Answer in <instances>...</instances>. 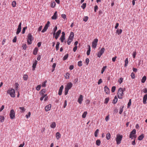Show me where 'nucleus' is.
<instances>
[{
    "label": "nucleus",
    "mask_w": 147,
    "mask_h": 147,
    "mask_svg": "<svg viewBox=\"0 0 147 147\" xmlns=\"http://www.w3.org/2000/svg\"><path fill=\"white\" fill-rule=\"evenodd\" d=\"M74 36V33L73 32H71L67 40V44L68 45H70L71 42L73 41Z\"/></svg>",
    "instance_id": "f257e3e1"
},
{
    "label": "nucleus",
    "mask_w": 147,
    "mask_h": 147,
    "mask_svg": "<svg viewBox=\"0 0 147 147\" xmlns=\"http://www.w3.org/2000/svg\"><path fill=\"white\" fill-rule=\"evenodd\" d=\"M122 138L123 136L122 135H120L119 134L117 135L115 139L117 144L119 145L121 143Z\"/></svg>",
    "instance_id": "f03ea898"
},
{
    "label": "nucleus",
    "mask_w": 147,
    "mask_h": 147,
    "mask_svg": "<svg viewBox=\"0 0 147 147\" xmlns=\"http://www.w3.org/2000/svg\"><path fill=\"white\" fill-rule=\"evenodd\" d=\"M123 90L121 88H119V89L118 92L117 93V96L118 98L121 99L122 98L123 96Z\"/></svg>",
    "instance_id": "7ed1b4c3"
},
{
    "label": "nucleus",
    "mask_w": 147,
    "mask_h": 147,
    "mask_svg": "<svg viewBox=\"0 0 147 147\" xmlns=\"http://www.w3.org/2000/svg\"><path fill=\"white\" fill-rule=\"evenodd\" d=\"M136 134V130L135 129L133 130L131 132L130 134L129 137L131 139H133V138H136V136L135 134Z\"/></svg>",
    "instance_id": "20e7f679"
},
{
    "label": "nucleus",
    "mask_w": 147,
    "mask_h": 147,
    "mask_svg": "<svg viewBox=\"0 0 147 147\" xmlns=\"http://www.w3.org/2000/svg\"><path fill=\"white\" fill-rule=\"evenodd\" d=\"M33 40L32 38V36L30 33L28 34V39L27 40V42L29 45H30L32 44V41Z\"/></svg>",
    "instance_id": "39448f33"
},
{
    "label": "nucleus",
    "mask_w": 147,
    "mask_h": 147,
    "mask_svg": "<svg viewBox=\"0 0 147 147\" xmlns=\"http://www.w3.org/2000/svg\"><path fill=\"white\" fill-rule=\"evenodd\" d=\"M7 92L10 95L11 97H15V90L14 89H12L11 90H8L7 91Z\"/></svg>",
    "instance_id": "423d86ee"
},
{
    "label": "nucleus",
    "mask_w": 147,
    "mask_h": 147,
    "mask_svg": "<svg viewBox=\"0 0 147 147\" xmlns=\"http://www.w3.org/2000/svg\"><path fill=\"white\" fill-rule=\"evenodd\" d=\"M50 23V22L48 21L47 24L45 25L43 29L42 30L41 32H44L46 31L48 29V27L49 26V24Z\"/></svg>",
    "instance_id": "0eeeda50"
},
{
    "label": "nucleus",
    "mask_w": 147,
    "mask_h": 147,
    "mask_svg": "<svg viewBox=\"0 0 147 147\" xmlns=\"http://www.w3.org/2000/svg\"><path fill=\"white\" fill-rule=\"evenodd\" d=\"M9 115L11 119H14L15 118V113L13 109L11 110Z\"/></svg>",
    "instance_id": "6e6552de"
},
{
    "label": "nucleus",
    "mask_w": 147,
    "mask_h": 147,
    "mask_svg": "<svg viewBox=\"0 0 147 147\" xmlns=\"http://www.w3.org/2000/svg\"><path fill=\"white\" fill-rule=\"evenodd\" d=\"M105 50V49L104 48H102L98 52V53L97 55V56L99 57H100L104 53Z\"/></svg>",
    "instance_id": "1a4fd4ad"
},
{
    "label": "nucleus",
    "mask_w": 147,
    "mask_h": 147,
    "mask_svg": "<svg viewBox=\"0 0 147 147\" xmlns=\"http://www.w3.org/2000/svg\"><path fill=\"white\" fill-rule=\"evenodd\" d=\"M98 41V39L97 38H95L94 39L92 42V47L93 48H95L96 47L97 45V44Z\"/></svg>",
    "instance_id": "9d476101"
},
{
    "label": "nucleus",
    "mask_w": 147,
    "mask_h": 147,
    "mask_svg": "<svg viewBox=\"0 0 147 147\" xmlns=\"http://www.w3.org/2000/svg\"><path fill=\"white\" fill-rule=\"evenodd\" d=\"M21 22H20L19 25L18 26V27L17 29V31L16 32V34H19V33L20 32L21 30Z\"/></svg>",
    "instance_id": "9b49d317"
},
{
    "label": "nucleus",
    "mask_w": 147,
    "mask_h": 147,
    "mask_svg": "<svg viewBox=\"0 0 147 147\" xmlns=\"http://www.w3.org/2000/svg\"><path fill=\"white\" fill-rule=\"evenodd\" d=\"M83 97L82 95H80V97L78 99V102L81 104L82 103V102L83 100Z\"/></svg>",
    "instance_id": "f8f14e48"
},
{
    "label": "nucleus",
    "mask_w": 147,
    "mask_h": 147,
    "mask_svg": "<svg viewBox=\"0 0 147 147\" xmlns=\"http://www.w3.org/2000/svg\"><path fill=\"white\" fill-rule=\"evenodd\" d=\"M51 104H49V105L46 106L45 107V110L46 111H49L51 109Z\"/></svg>",
    "instance_id": "ddd939ff"
},
{
    "label": "nucleus",
    "mask_w": 147,
    "mask_h": 147,
    "mask_svg": "<svg viewBox=\"0 0 147 147\" xmlns=\"http://www.w3.org/2000/svg\"><path fill=\"white\" fill-rule=\"evenodd\" d=\"M61 30H59L56 32L55 36V38L56 39H57L58 38L60 34L61 33Z\"/></svg>",
    "instance_id": "4468645a"
},
{
    "label": "nucleus",
    "mask_w": 147,
    "mask_h": 147,
    "mask_svg": "<svg viewBox=\"0 0 147 147\" xmlns=\"http://www.w3.org/2000/svg\"><path fill=\"white\" fill-rule=\"evenodd\" d=\"M63 88V85H61V86L60 87L59 91L58 94L59 95H61Z\"/></svg>",
    "instance_id": "2eb2a0df"
},
{
    "label": "nucleus",
    "mask_w": 147,
    "mask_h": 147,
    "mask_svg": "<svg viewBox=\"0 0 147 147\" xmlns=\"http://www.w3.org/2000/svg\"><path fill=\"white\" fill-rule=\"evenodd\" d=\"M72 83L71 82H69L67 84L65 88L69 90L72 87Z\"/></svg>",
    "instance_id": "dca6fc26"
},
{
    "label": "nucleus",
    "mask_w": 147,
    "mask_h": 147,
    "mask_svg": "<svg viewBox=\"0 0 147 147\" xmlns=\"http://www.w3.org/2000/svg\"><path fill=\"white\" fill-rule=\"evenodd\" d=\"M105 91V92L107 94H109L110 93V91L109 88L108 87L105 86L104 87Z\"/></svg>",
    "instance_id": "f3484780"
},
{
    "label": "nucleus",
    "mask_w": 147,
    "mask_h": 147,
    "mask_svg": "<svg viewBox=\"0 0 147 147\" xmlns=\"http://www.w3.org/2000/svg\"><path fill=\"white\" fill-rule=\"evenodd\" d=\"M147 99V94H145L143 98V103L144 104L146 103V100Z\"/></svg>",
    "instance_id": "a211bd4d"
},
{
    "label": "nucleus",
    "mask_w": 147,
    "mask_h": 147,
    "mask_svg": "<svg viewBox=\"0 0 147 147\" xmlns=\"http://www.w3.org/2000/svg\"><path fill=\"white\" fill-rule=\"evenodd\" d=\"M37 61L35 60L34 62L33 63L32 65V68H33V70H34L36 67V65L37 63Z\"/></svg>",
    "instance_id": "6ab92c4d"
},
{
    "label": "nucleus",
    "mask_w": 147,
    "mask_h": 147,
    "mask_svg": "<svg viewBox=\"0 0 147 147\" xmlns=\"http://www.w3.org/2000/svg\"><path fill=\"white\" fill-rule=\"evenodd\" d=\"M57 11H55L52 17L51 18L52 19L56 20L57 18Z\"/></svg>",
    "instance_id": "aec40b11"
},
{
    "label": "nucleus",
    "mask_w": 147,
    "mask_h": 147,
    "mask_svg": "<svg viewBox=\"0 0 147 147\" xmlns=\"http://www.w3.org/2000/svg\"><path fill=\"white\" fill-rule=\"evenodd\" d=\"M144 137V134H142L138 137V139L139 140H141L143 139Z\"/></svg>",
    "instance_id": "412c9836"
},
{
    "label": "nucleus",
    "mask_w": 147,
    "mask_h": 147,
    "mask_svg": "<svg viewBox=\"0 0 147 147\" xmlns=\"http://www.w3.org/2000/svg\"><path fill=\"white\" fill-rule=\"evenodd\" d=\"M38 51V49L37 47H35L33 51V54L34 55H36L37 54Z\"/></svg>",
    "instance_id": "4be33fe9"
},
{
    "label": "nucleus",
    "mask_w": 147,
    "mask_h": 147,
    "mask_svg": "<svg viewBox=\"0 0 147 147\" xmlns=\"http://www.w3.org/2000/svg\"><path fill=\"white\" fill-rule=\"evenodd\" d=\"M56 137L57 140H59L61 137V135L59 132H57L56 134Z\"/></svg>",
    "instance_id": "5701e85b"
},
{
    "label": "nucleus",
    "mask_w": 147,
    "mask_h": 147,
    "mask_svg": "<svg viewBox=\"0 0 147 147\" xmlns=\"http://www.w3.org/2000/svg\"><path fill=\"white\" fill-rule=\"evenodd\" d=\"M146 79V76H144L141 80V82L142 83L145 82Z\"/></svg>",
    "instance_id": "b1692460"
},
{
    "label": "nucleus",
    "mask_w": 147,
    "mask_h": 147,
    "mask_svg": "<svg viewBox=\"0 0 147 147\" xmlns=\"http://www.w3.org/2000/svg\"><path fill=\"white\" fill-rule=\"evenodd\" d=\"M118 99L116 96L115 97L114 99L113 100V103L114 104H115L116 103Z\"/></svg>",
    "instance_id": "393cba45"
},
{
    "label": "nucleus",
    "mask_w": 147,
    "mask_h": 147,
    "mask_svg": "<svg viewBox=\"0 0 147 147\" xmlns=\"http://www.w3.org/2000/svg\"><path fill=\"white\" fill-rule=\"evenodd\" d=\"M46 92V90L45 89H42L40 91V95H43Z\"/></svg>",
    "instance_id": "a878e982"
},
{
    "label": "nucleus",
    "mask_w": 147,
    "mask_h": 147,
    "mask_svg": "<svg viewBox=\"0 0 147 147\" xmlns=\"http://www.w3.org/2000/svg\"><path fill=\"white\" fill-rule=\"evenodd\" d=\"M50 127L51 128H54L56 127V123L55 122H53L50 125Z\"/></svg>",
    "instance_id": "bb28decb"
},
{
    "label": "nucleus",
    "mask_w": 147,
    "mask_h": 147,
    "mask_svg": "<svg viewBox=\"0 0 147 147\" xmlns=\"http://www.w3.org/2000/svg\"><path fill=\"white\" fill-rule=\"evenodd\" d=\"M111 138V134L109 133L107 134H106V138L107 140H109Z\"/></svg>",
    "instance_id": "cd10ccee"
},
{
    "label": "nucleus",
    "mask_w": 147,
    "mask_h": 147,
    "mask_svg": "<svg viewBox=\"0 0 147 147\" xmlns=\"http://www.w3.org/2000/svg\"><path fill=\"white\" fill-rule=\"evenodd\" d=\"M88 50L87 51V55H89L90 54V45H88Z\"/></svg>",
    "instance_id": "c85d7f7f"
},
{
    "label": "nucleus",
    "mask_w": 147,
    "mask_h": 147,
    "mask_svg": "<svg viewBox=\"0 0 147 147\" xmlns=\"http://www.w3.org/2000/svg\"><path fill=\"white\" fill-rule=\"evenodd\" d=\"M96 144L98 146H99L100 144V141L99 140H97L96 141Z\"/></svg>",
    "instance_id": "c756f323"
},
{
    "label": "nucleus",
    "mask_w": 147,
    "mask_h": 147,
    "mask_svg": "<svg viewBox=\"0 0 147 147\" xmlns=\"http://www.w3.org/2000/svg\"><path fill=\"white\" fill-rule=\"evenodd\" d=\"M5 118L4 116H0V121L3 122L4 121Z\"/></svg>",
    "instance_id": "7c9ffc66"
},
{
    "label": "nucleus",
    "mask_w": 147,
    "mask_h": 147,
    "mask_svg": "<svg viewBox=\"0 0 147 147\" xmlns=\"http://www.w3.org/2000/svg\"><path fill=\"white\" fill-rule=\"evenodd\" d=\"M87 114V112L86 111H85L84 112V113L82 114V117L83 118H85L86 116V115Z\"/></svg>",
    "instance_id": "2f4dec72"
},
{
    "label": "nucleus",
    "mask_w": 147,
    "mask_h": 147,
    "mask_svg": "<svg viewBox=\"0 0 147 147\" xmlns=\"http://www.w3.org/2000/svg\"><path fill=\"white\" fill-rule=\"evenodd\" d=\"M60 45L59 42H57L56 46V49L57 51H58L59 49V46Z\"/></svg>",
    "instance_id": "473e14b6"
},
{
    "label": "nucleus",
    "mask_w": 147,
    "mask_h": 147,
    "mask_svg": "<svg viewBox=\"0 0 147 147\" xmlns=\"http://www.w3.org/2000/svg\"><path fill=\"white\" fill-rule=\"evenodd\" d=\"M65 39V36H61V37L60 38V40L61 42H63Z\"/></svg>",
    "instance_id": "72a5a7b5"
},
{
    "label": "nucleus",
    "mask_w": 147,
    "mask_h": 147,
    "mask_svg": "<svg viewBox=\"0 0 147 147\" xmlns=\"http://www.w3.org/2000/svg\"><path fill=\"white\" fill-rule=\"evenodd\" d=\"M122 32V29H117L116 31V32L117 34L118 35H119Z\"/></svg>",
    "instance_id": "f704fd0d"
},
{
    "label": "nucleus",
    "mask_w": 147,
    "mask_h": 147,
    "mask_svg": "<svg viewBox=\"0 0 147 147\" xmlns=\"http://www.w3.org/2000/svg\"><path fill=\"white\" fill-rule=\"evenodd\" d=\"M124 106H122V107H121L119 109V113L121 114L123 111V108Z\"/></svg>",
    "instance_id": "c9c22d12"
},
{
    "label": "nucleus",
    "mask_w": 147,
    "mask_h": 147,
    "mask_svg": "<svg viewBox=\"0 0 147 147\" xmlns=\"http://www.w3.org/2000/svg\"><path fill=\"white\" fill-rule=\"evenodd\" d=\"M57 27L56 26L53 29L54 32L53 33V35L54 36L55 34V32L56 31V30H57Z\"/></svg>",
    "instance_id": "e433bc0d"
},
{
    "label": "nucleus",
    "mask_w": 147,
    "mask_h": 147,
    "mask_svg": "<svg viewBox=\"0 0 147 147\" xmlns=\"http://www.w3.org/2000/svg\"><path fill=\"white\" fill-rule=\"evenodd\" d=\"M56 4V3L54 1L52 2L51 4V7L54 8L55 7Z\"/></svg>",
    "instance_id": "4c0bfd02"
},
{
    "label": "nucleus",
    "mask_w": 147,
    "mask_h": 147,
    "mask_svg": "<svg viewBox=\"0 0 147 147\" xmlns=\"http://www.w3.org/2000/svg\"><path fill=\"white\" fill-rule=\"evenodd\" d=\"M107 67L106 66H104L102 69L101 73L103 74L105 70L106 69Z\"/></svg>",
    "instance_id": "58836bf2"
},
{
    "label": "nucleus",
    "mask_w": 147,
    "mask_h": 147,
    "mask_svg": "<svg viewBox=\"0 0 147 147\" xmlns=\"http://www.w3.org/2000/svg\"><path fill=\"white\" fill-rule=\"evenodd\" d=\"M69 55L68 54H67L65 55L63 57V60H65L67 59V58L68 57Z\"/></svg>",
    "instance_id": "ea45409f"
},
{
    "label": "nucleus",
    "mask_w": 147,
    "mask_h": 147,
    "mask_svg": "<svg viewBox=\"0 0 147 147\" xmlns=\"http://www.w3.org/2000/svg\"><path fill=\"white\" fill-rule=\"evenodd\" d=\"M28 78V76L26 74H24V76L23 78L24 80H27Z\"/></svg>",
    "instance_id": "a19ab883"
},
{
    "label": "nucleus",
    "mask_w": 147,
    "mask_h": 147,
    "mask_svg": "<svg viewBox=\"0 0 147 147\" xmlns=\"http://www.w3.org/2000/svg\"><path fill=\"white\" fill-rule=\"evenodd\" d=\"M99 129H97L94 132V136L96 137H97L98 136L97 134L98 133Z\"/></svg>",
    "instance_id": "79ce46f5"
},
{
    "label": "nucleus",
    "mask_w": 147,
    "mask_h": 147,
    "mask_svg": "<svg viewBox=\"0 0 147 147\" xmlns=\"http://www.w3.org/2000/svg\"><path fill=\"white\" fill-rule=\"evenodd\" d=\"M125 62V67L127 66V64L128 63V59L127 58L126 59Z\"/></svg>",
    "instance_id": "37998d69"
},
{
    "label": "nucleus",
    "mask_w": 147,
    "mask_h": 147,
    "mask_svg": "<svg viewBox=\"0 0 147 147\" xmlns=\"http://www.w3.org/2000/svg\"><path fill=\"white\" fill-rule=\"evenodd\" d=\"M131 78L132 79H134L135 78V74L133 72H132L131 73Z\"/></svg>",
    "instance_id": "c03bdc74"
},
{
    "label": "nucleus",
    "mask_w": 147,
    "mask_h": 147,
    "mask_svg": "<svg viewBox=\"0 0 147 147\" xmlns=\"http://www.w3.org/2000/svg\"><path fill=\"white\" fill-rule=\"evenodd\" d=\"M22 47L23 49L24 50H26L27 48L26 44H23Z\"/></svg>",
    "instance_id": "a18cd8bd"
},
{
    "label": "nucleus",
    "mask_w": 147,
    "mask_h": 147,
    "mask_svg": "<svg viewBox=\"0 0 147 147\" xmlns=\"http://www.w3.org/2000/svg\"><path fill=\"white\" fill-rule=\"evenodd\" d=\"M65 95H66L68 93V92L69 90L68 89H67V88H65Z\"/></svg>",
    "instance_id": "49530a36"
},
{
    "label": "nucleus",
    "mask_w": 147,
    "mask_h": 147,
    "mask_svg": "<svg viewBox=\"0 0 147 147\" xmlns=\"http://www.w3.org/2000/svg\"><path fill=\"white\" fill-rule=\"evenodd\" d=\"M56 64L55 63H54L52 65V67L53 68V69H52V72H53V71L55 70V68L56 67Z\"/></svg>",
    "instance_id": "de8ad7c7"
},
{
    "label": "nucleus",
    "mask_w": 147,
    "mask_h": 147,
    "mask_svg": "<svg viewBox=\"0 0 147 147\" xmlns=\"http://www.w3.org/2000/svg\"><path fill=\"white\" fill-rule=\"evenodd\" d=\"M16 2L15 1H13L12 3V6L13 7H15L16 6Z\"/></svg>",
    "instance_id": "09e8293b"
},
{
    "label": "nucleus",
    "mask_w": 147,
    "mask_h": 147,
    "mask_svg": "<svg viewBox=\"0 0 147 147\" xmlns=\"http://www.w3.org/2000/svg\"><path fill=\"white\" fill-rule=\"evenodd\" d=\"M82 61H78V65L79 67L81 66L82 65Z\"/></svg>",
    "instance_id": "8fccbe9b"
},
{
    "label": "nucleus",
    "mask_w": 147,
    "mask_h": 147,
    "mask_svg": "<svg viewBox=\"0 0 147 147\" xmlns=\"http://www.w3.org/2000/svg\"><path fill=\"white\" fill-rule=\"evenodd\" d=\"M41 88V85H39L37 86L36 88V89L37 90H40Z\"/></svg>",
    "instance_id": "3c124183"
},
{
    "label": "nucleus",
    "mask_w": 147,
    "mask_h": 147,
    "mask_svg": "<svg viewBox=\"0 0 147 147\" xmlns=\"http://www.w3.org/2000/svg\"><path fill=\"white\" fill-rule=\"evenodd\" d=\"M47 82V80H45L43 82L42 84V86L43 87H45L46 86V83Z\"/></svg>",
    "instance_id": "603ef678"
},
{
    "label": "nucleus",
    "mask_w": 147,
    "mask_h": 147,
    "mask_svg": "<svg viewBox=\"0 0 147 147\" xmlns=\"http://www.w3.org/2000/svg\"><path fill=\"white\" fill-rule=\"evenodd\" d=\"M19 109L22 111V112H24L25 111V109L24 108V107H20Z\"/></svg>",
    "instance_id": "864d4df0"
},
{
    "label": "nucleus",
    "mask_w": 147,
    "mask_h": 147,
    "mask_svg": "<svg viewBox=\"0 0 147 147\" xmlns=\"http://www.w3.org/2000/svg\"><path fill=\"white\" fill-rule=\"evenodd\" d=\"M109 100V99L108 98H106L105 100V104H107L108 102V101Z\"/></svg>",
    "instance_id": "5fc2aeb1"
},
{
    "label": "nucleus",
    "mask_w": 147,
    "mask_h": 147,
    "mask_svg": "<svg viewBox=\"0 0 147 147\" xmlns=\"http://www.w3.org/2000/svg\"><path fill=\"white\" fill-rule=\"evenodd\" d=\"M86 6V3H83L82 4V5L81 6V7H82L83 9H84Z\"/></svg>",
    "instance_id": "6e6d98bb"
},
{
    "label": "nucleus",
    "mask_w": 147,
    "mask_h": 147,
    "mask_svg": "<svg viewBox=\"0 0 147 147\" xmlns=\"http://www.w3.org/2000/svg\"><path fill=\"white\" fill-rule=\"evenodd\" d=\"M123 79L122 78H120L119 79V80H118L119 82V83L120 84H121L123 81Z\"/></svg>",
    "instance_id": "4d7b16f0"
},
{
    "label": "nucleus",
    "mask_w": 147,
    "mask_h": 147,
    "mask_svg": "<svg viewBox=\"0 0 147 147\" xmlns=\"http://www.w3.org/2000/svg\"><path fill=\"white\" fill-rule=\"evenodd\" d=\"M88 16H85L83 19V21L86 22L88 20Z\"/></svg>",
    "instance_id": "13d9d810"
},
{
    "label": "nucleus",
    "mask_w": 147,
    "mask_h": 147,
    "mask_svg": "<svg viewBox=\"0 0 147 147\" xmlns=\"http://www.w3.org/2000/svg\"><path fill=\"white\" fill-rule=\"evenodd\" d=\"M116 87L115 86H113L112 87L111 89V91L112 92H114L115 90Z\"/></svg>",
    "instance_id": "bf43d9fd"
},
{
    "label": "nucleus",
    "mask_w": 147,
    "mask_h": 147,
    "mask_svg": "<svg viewBox=\"0 0 147 147\" xmlns=\"http://www.w3.org/2000/svg\"><path fill=\"white\" fill-rule=\"evenodd\" d=\"M131 99H129V102L127 104V107L128 108L131 105Z\"/></svg>",
    "instance_id": "052dcab7"
},
{
    "label": "nucleus",
    "mask_w": 147,
    "mask_h": 147,
    "mask_svg": "<svg viewBox=\"0 0 147 147\" xmlns=\"http://www.w3.org/2000/svg\"><path fill=\"white\" fill-rule=\"evenodd\" d=\"M65 75L66 76H65L66 78V79H69V74L68 73H67Z\"/></svg>",
    "instance_id": "680f3d73"
},
{
    "label": "nucleus",
    "mask_w": 147,
    "mask_h": 147,
    "mask_svg": "<svg viewBox=\"0 0 147 147\" xmlns=\"http://www.w3.org/2000/svg\"><path fill=\"white\" fill-rule=\"evenodd\" d=\"M27 28V27L26 26L23 28L22 30V34L24 33L25 32V30Z\"/></svg>",
    "instance_id": "e2e57ef3"
},
{
    "label": "nucleus",
    "mask_w": 147,
    "mask_h": 147,
    "mask_svg": "<svg viewBox=\"0 0 147 147\" xmlns=\"http://www.w3.org/2000/svg\"><path fill=\"white\" fill-rule=\"evenodd\" d=\"M61 17L63 18L64 19L66 18V16L65 14H62L61 15Z\"/></svg>",
    "instance_id": "0e129e2a"
},
{
    "label": "nucleus",
    "mask_w": 147,
    "mask_h": 147,
    "mask_svg": "<svg viewBox=\"0 0 147 147\" xmlns=\"http://www.w3.org/2000/svg\"><path fill=\"white\" fill-rule=\"evenodd\" d=\"M89 61V59L88 58H86V59L85 61H86V64L87 65H88V64Z\"/></svg>",
    "instance_id": "69168bd1"
},
{
    "label": "nucleus",
    "mask_w": 147,
    "mask_h": 147,
    "mask_svg": "<svg viewBox=\"0 0 147 147\" xmlns=\"http://www.w3.org/2000/svg\"><path fill=\"white\" fill-rule=\"evenodd\" d=\"M102 79H100L99 80L98 82V85H99V84H100L101 83H102Z\"/></svg>",
    "instance_id": "338daca9"
},
{
    "label": "nucleus",
    "mask_w": 147,
    "mask_h": 147,
    "mask_svg": "<svg viewBox=\"0 0 147 147\" xmlns=\"http://www.w3.org/2000/svg\"><path fill=\"white\" fill-rule=\"evenodd\" d=\"M77 49V46H75L73 49V51L74 52H76Z\"/></svg>",
    "instance_id": "774afa93"
}]
</instances>
